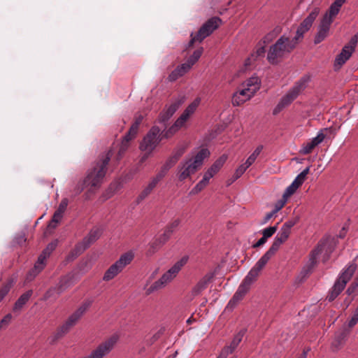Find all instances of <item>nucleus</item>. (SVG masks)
Instances as JSON below:
<instances>
[{
    "mask_svg": "<svg viewBox=\"0 0 358 358\" xmlns=\"http://www.w3.org/2000/svg\"><path fill=\"white\" fill-rule=\"evenodd\" d=\"M234 350H232V348L229 346H225L222 350L219 357L221 358H227L229 355L232 354L234 352Z\"/></svg>",
    "mask_w": 358,
    "mask_h": 358,
    "instance_id": "58",
    "label": "nucleus"
},
{
    "mask_svg": "<svg viewBox=\"0 0 358 358\" xmlns=\"http://www.w3.org/2000/svg\"><path fill=\"white\" fill-rule=\"evenodd\" d=\"M179 69H176V68L169 75L168 79L171 82L176 81L180 77H181V73L179 72Z\"/></svg>",
    "mask_w": 358,
    "mask_h": 358,
    "instance_id": "60",
    "label": "nucleus"
},
{
    "mask_svg": "<svg viewBox=\"0 0 358 358\" xmlns=\"http://www.w3.org/2000/svg\"><path fill=\"white\" fill-rule=\"evenodd\" d=\"M341 9L340 6H336L334 3H331L330 7L326 13L323 15L322 19H325L326 20H330L332 23L334 21V18L338 15Z\"/></svg>",
    "mask_w": 358,
    "mask_h": 358,
    "instance_id": "29",
    "label": "nucleus"
},
{
    "mask_svg": "<svg viewBox=\"0 0 358 358\" xmlns=\"http://www.w3.org/2000/svg\"><path fill=\"white\" fill-rule=\"evenodd\" d=\"M144 116L141 113H136L134 116V121L131 127L138 130L140 124L142 123Z\"/></svg>",
    "mask_w": 358,
    "mask_h": 358,
    "instance_id": "50",
    "label": "nucleus"
},
{
    "mask_svg": "<svg viewBox=\"0 0 358 358\" xmlns=\"http://www.w3.org/2000/svg\"><path fill=\"white\" fill-rule=\"evenodd\" d=\"M176 164V162L169 157L162 167L168 172Z\"/></svg>",
    "mask_w": 358,
    "mask_h": 358,
    "instance_id": "61",
    "label": "nucleus"
},
{
    "mask_svg": "<svg viewBox=\"0 0 358 358\" xmlns=\"http://www.w3.org/2000/svg\"><path fill=\"white\" fill-rule=\"evenodd\" d=\"M62 337H64V335L61 334V332L57 329L55 334L52 336H51L50 340V344L55 345L57 342V341L62 338Z\"/></svg>",
    "mask_w": 358,
    "mask_h": 358,
    "instance_id": "59",
    "label": "nucleus"
},
{
    "mask_svg": "<svg viewBox=\"0 0 358 358\" xmlns=\"http://www.w3.org/2000/svg\"><path fill=\"white\" fill-rule=\"evenodd\" d=\"M112 155L113 151L109 150L106 154L99 156L94 167L88 171L85 179L75 187L76 194H80L87 187H90L89 192H94L95 190L101 187Z\"/></svg>",
    "mask_w": 358,
    "mask_h": 358,
    "instance_id": "1",
    "label": "nucleus"
},
{
    "mask_svg": "<svg viewBox=\"0 0 358 358\" xmlns=\"http://www.w3.org/2000/svg\"><path fill=\"white\" fill-rule=\"evenodd\" d=\"M214 277L213 273H208L193 287L192 289V295L196 296L199 295L202 291L206 289L208 285L211 282Z\"/></svg>",
    "mask_w": 358,
    "mask_h": 358,
    "instance_id": "20",
    "label": "nucleus"
},
{
    "mask_svg": "<svg viewBox=\"0 0 358 358\" xmlns=\"http://www.w3.org/2000/svg\"><path fill=\"white\" fill-rule=\"evenodd\" d=\"M203 52V48L200 47L195 50L192 55L188 58L187 62L192 67V66L198 62Z\"/></svg>",
    "mask_w": 358,
    "mask_h": 358,
    "instance_id": "34",
    "label": "nucleus"
},
{
    "mask_svg": "<svg viewBox=\"0 0 358 358\" xmlns=\"http://www.w3.org/2000/svg\"><path fill=\"white\" fill-rule=\"evenodd\" d=\"M117 184L111 183L108 187V189L103 194V196L106 197V199L110 198L117 190Z\"/></svg>",
    "mask_w": 358,
    "mask_h": 358,
    "instance_id": "51",
    "label": "nucleus"
},
{
    "mask_svg": "<svg viewBox=\"0 0 358 358\" xmlns=\"http://www.w3.org/2000/svg\"><path fill=\"white\" fill-rule=\"evenodd\" d=\"M156 186L157 184L155 183V181L152 180L137 196L136 203H140L142 201H143L152 192Z\"/></svg>",
    "mask_w": 358,
    "mask_h": 358,
    "instance_id": "31",
    "label": "nucleus"
},
{
    "mask_svg": "<svg viewBox=\"0 0 358 358\" xmlns=\"http://www.w3.org/2000/svg\"><path fill=\"white\" fill-rule=\"evenodd\" d=\"M129 146L130 143L121 141L119 150L115 156V160L117 162H120L123 158Z\"/></svg>",
    "mask_w": 358,
    "mask_h": 358,
    "instance_id": "39",
    "label": "nucleus"
},
{
    "mask_svg": "<svg viewBox=\"0 0 358 358\" xmlns=\"http://www.w3.org/2000/svg\"><path fill=\"white\" fill-rule=\"evenodd\" d=\"M271 259V258L265 253L249 271L242 283L250 289L251 285L257 280L261 271L265 267Z\"/></svg>",
    "mask_w": 358,
    "mask_h": 358,
    "instance_id": "11",
    "label": "nucleus"
},
{
    "mask_svg": "<svg viewBox=\"0 0 358 358\" xmlns=\"http://www.w3.org/2000/svg\"><path fill=\"white\" fill-rule=\"evenodd\" d=\"M296 45L285 36H280L277 41L270 47L267 54V60L272 65L279 63L278 58L283 57L285 53H290Z\"/></svg>",
    "mask_w": 358,
    "mask_h": 358,
    "instance_id": "3",
    "label": "nucleus"
},
{
    "mask_svg": "<svg viewBox=\"0 0 358 358\" xmlns=\"http://www.w3.org/2000/svg\"><path fill=\"white\" fill-rule=\"evenodd\" d=\"M190 36H191V39L187 44V48H192L194 45V43L195 42L201 43L203 41L201 39H199V37L198 36V35L196 34L195 35H194L193 33H192Z\"/></svg>",
    "mask_w": 358,
    "mask_h": 358,
    "instance_id": "62",
    "label": "nucleus"
},
{
    "mask_svg": "<svg viewBox=\"0 0 358 358\" xmlns=\"http://www.w3.org/2000/svg\"><path fill=\"white\" fill-rule=\"evenodd\" d=\"M227 159L226 155H221L215 162L211 165L212 168L216 169L217 171L223 166Z\"/></svg>",
    "mask_w": 358,
    "mask_h": 358,
    "instance_id": "42",
    "label": "nucleus"
},
{
    "mask_svg": "<svg viewBox=\"0 0 358 358\" xmlns=\"http://www.w3.org/2000/svg\"><path fill=\"white\" fill-rule=\"evenodd\" d=\"M179 129L173 124L168 129H164L163 131H161V137L162 138L169 139L171 138Z\"/></svg>",
    "mask_w": 358,
    "mask_h": 358,
    "instance_id": "40",
    "label": "nucleus"
},
{
    "mask_svg": "<svg viewBox=\"0 0 358 358\" xmlns=\"http://www.w3.org/2000/svg\"><path fill=\"white\" fill-rule=\"evenodd\" d=\"M298 188V185H296L294 182H292V183L289 186H288L285 189L283 194V197L288 199L289 196H291L296 192Z\"/></svg>",
    "mask_w": 358,
    "mask_h": 358,
    "instance_id": "45",
    "label": "nucleus"
},
{
    "mask_svg": "<svg viewBox=\"0 0 358 358\" xmlns=\"http://www.w3.org/2000/svg\"><path fill=\"white\" fill-rule=\"evenodd\" d=\"M306 177H304L301 173L296 177L294 180L293 181L298 187H301L304 181L306 180Z\"/></svg>",
    "mask_w": 358,
    "mask_h": 358,
    "instance_id": "64",
    "label": "nucleus"
},
{
    "mask_svg": "<svg viewBox=\"0 0 358 358\" xmlns=\"http://www.w3.org/2000/svg\"><path fill=\"white\" fill-rule=\"evenodd\" d=\"M329 241L334 243V237H331V236H324L319 241L315 248L310 252L309 259L310 263L308 264L310 268L315 267L317 264V257L324 250L326 245Z\"/></svg>",
    "mask_w": 358,
    "mask_h": 358,
    "instance_id": "16",
    "label": "nucleus"
},
{
    "mask_svg": "<svg viewBox=\"0 0 358 358\" xmlns=\"http://www.w3.org/2000/svg\"><path fill=\"white\" fill-rule=\"evenodd\" d=\"M319 13L320 8L317 7L314 8L309 15L300 23L296 31V36L292 39L296 45L303 38L304 34L310 30Z\"/></svg>",
    "mask_w": 358,
    "mask_h": 358,
    "instance_id": "9",
    "label": "nucleus"
},
{
    "mask_svg": "<svg viewBox=\"0 0 358 358\" xmlns=\"http://www.w3.org/2000/svg\"><path fill=\"white\" fill-rule=\"evenodd\" d=\"M222 23V20L219 17H213L208 20L198 30L196 34L199 39L203 41L209 36L215 30H216Z\"/></svg>",
    "mask_w": 358,
    "mask_h": 358,
    "instance_id": "13",
    "label": "nucleus"
},
{
    "mask_svg": "<svg viewBox=\"0 0 358 358\" xmlns=\"http://www.w3.org/2000/svg\"><path fill=\"white\" fill-rule=\"evenodd\" d=\"M33 291L29 289L23 293L14 303L13 310L14 312L21 310L32 296Z\"/></svg>",
    "mask_w": 358,
    "mask_h": 358,
    "instance_id": "26",
    "label": "nucleus"
},
{
    "mask_svg": "<svg viewBox=\"0 0 358 358\" xmlns=\"http://www.w3.org/2000/svg\"><path fill=\"white\" fill-rule=\"evenodd\" d=\"M310 76L304 75L288 91L285 96L289 98L292 101L295 100L299 94L304 90L307 87V83L310 81Z\"/></svg>",
    "mask_w": 358,
    "mask_h": 358,
    "instance_id": "17",
    "label": "nucleus"
},
{
    "mask_svg": "<svg viewBox=\"0 0 358 358\" xmlns=\"http://www.w3.org/2000/svg\"><path fill=\"white\" fill-rule=\"evenodd\" d=\"M165 329L161 328L157 332H156L150 339L147 340V344L148 345H153L160 337L164 334Z\"/></svg>",
    "mask_w": 358,
    "mask_h": 358,
    "instance_id": "44",
    "label": "nucleus"
},
{
    "mask_svg": "<svg viewBox=\"0 0 358 358\" xmlns=\"http://www.w3.org/2000/svg\"><path fill=\"white\" fill-rule=\"evenodd\" d=\"M138 130L136 129L130 127L128 131L125 134V135L122 137V141L127 143H130V141L135 139L137 136Z\"/></svg>",
    "mask_w": 358,
    "mask_h": 358,
    "instance_id": "37",
    "label": "nucleus"
},
{
    "mask_svg": "<svg viewBox=\"0 0 358 358\" xmlns=\"http://www.w3.org/2000/svg\"><path fill=\"white\" fill-rule=\"evenodd\" d=\"M12 315L10 313L6 314L0 321V331L2 329H6L11 322Z\"/></svg>",
    "mask_w": 358,
    "mask_h": 358,
    "instance_id": "47",
    "label": "nucleus"
},
{
    "mask_svg": "<svg viewBox=\"0 0 358 358\" xmlns=\"http://www.w3.org/2000/svg\"><path fill=\"white\" fill-rule=\"evenodd\" d=\"M250 288L246 287L243 283L238 287V290L236 292L233 297L231 299L227 308L228 309H234L236 305L244 298L245 294L248 292Z\"/></svg>",
    "mask_w": 358,
    "mask_h": 358,
    "instance_id": "21",
    "label": "nucleus"
},
{
    "mask_svg": "<svg viewBox=\"0 0 358 358\" xmlns=\"http://www.w3.org/2000/svg\"><path fill=\"white\" fill-rule=\"evenodd\" d=\"M332 23L330 20H326L325 19L321 20L320 24L318 26V30L317 34H315L314 38V43L315 45L320 43L322 42L329 35L330 26Z\"/></svg>",
    "mask_w": 358,
    "mask_h": 358,
    "instance_id": "18",
    "label": "nucleus"
},
{
    "mask_svg": "<svg viewBox=\"0 0 358 358\" xmlns=\"http://www.w3.org/2000/svg\"><path fill=\"white\" fill-rule=\"evenodd\" d=\"M75 273L71 272L60 277L57 287L59 288V292H63L69 287L73 282Z\"/></svg>",
    "mask_w": 358,
    "mask_h": 358,
    "instance_id": "24",
    "label": "nucleus"
},
{
    "mask_svg": "<svg viewBox=\"0 0 358 358\" xmlns=\"http://www.w3.org/2000/svg\"><path fill=\"white\" fill-rule=\"evenodd\" d=\"M161 129L156 125L152 126L140 143L139 149L141 151L152 152L158 144L163 140L161 137Z\"/></svg>",
    "mask_w": 358,
    "mask_h": 358,
    "instance_id": "7",
    "label": "nucleus"
},
{
    "mask_svg": "<svg viewBox=\"0 0 358 358\" xmlns=\"http://www.w3.org/2000/svg\"><path fill=\"white\" fill-rule=\"evenodd\" d=\"M187 261L188 257L185 256L182 257L146 290V294L150 295L155 291L165 287L168 282H171L177 275L182 266L187 264Z\"/></svg>",
    "mask_w": 358,
    "mask_h": 358,
    "instance_id": "5",
    "label": "nucleus"
},
{
    "mask_svg": "<svg viewBox=\"0 0 358 358\" xmlns=\"http://www.w3.org/2000/svg\"><path fill=\"white\" fill-rule=\"evenodd\" d=\"M247 88L234 93L231 103L234 106H239L252 97L260 88L258 77H251L245 82Z\"/></svg>",
    "mask_w": 358,
    "mask_h": 358,
    "instance_id": "4",
    "label": "nucleus"
},
{
    "mask_svg": "<svg viewBox=\"0 0 358 358\" xmlns=\"http://www.w3.org/2000/svg\"><path fill=\"white\" fill-rule=\"evenodd\" d=\"M292 103V101L289 98H287L285 95L283 96L280 99V100L278 102V103L277 104V106L274 108V109L273 110V115H278L280 112H281L283 110V108L288 106Z\"/></svg>",
    "mask_w": 358,
    "mask_h": 358,
    "instance_id": "32",
    "label": "nucleus"
},
{
    "mask_svg": "<svg viewBox=\"0 0 358 358\" xmlns=\"http://www.w3.org/2000/svg\"><path fill=\"white\" fill-rule=\"evenodd\" d=\"M335 245H336V242H335V238H334V243H331V241H329L327 243L326 246H327V249H326V252L328 253V255H327L326 257H324V262L328 260L330 258V255L334 250Z\"/></svg>",
    "mask_w": 358,
    "mask_h": 358,
    "instance_id": "52",
    "label": "nucleus"
},
{
    "mask_svg": "<svg viewBox=\"0 0 358 358\" xmlns=\"http://www.w3.org/2000/svg\"><path fill=\"white\" fill-rule=\"evenodd\" d=\"M249 167L244 163L243 164H241L236 169L233 175L232 178L230 180V182L228 183V185H231L232 182L236 181L237 179H238L244 173L245 171L248 169Z\"/></svg>",
    "mask_w": 358,
    "mask_h": 358,
    "instance_id": "36",
    "label": "nucleus"
},
{
    "mask_svg": "<svg viewBox=\"0 0 358 358\" xmlns=\"http://www.w3.org/2000/svg\"><path fill=\"white\" fill-rule=\"evenodd\" d=\"M192 66L186 62L176 67V69H179V73H181V76H184L187 73L190 69Z\"/></svg>",
    "mask_w": 358,
    "mask_h": 358,
    "instance_id": "54",
    "label": "nucleus"
},
{
    "mask_svg": "<svg viewBox=\"0 0 358 358\" xmlns=\"http://www.w3.org/2000/svg\"><path fill=\"white\" fill-rule=\"evenodd\" d=\"M166 173L167 171L162 167L160 171L152 180L155 181V183L157 185V183L166 176Z\"/></svg>",
    "mask_w": 358,
    "mask_h": 358,
    "instance_id": "63",
    "label": "nucleus"
},
{
    "mask_svg": "<svg viewBox=\"0 0 358 358\" xmlns=\"http://www.w3.org/2000/svg\"><path fill=\"white\" fill-rule=\"evenodd\" d=\"M277 229H278L277 225L273 226V227H269L262 231V235L264 238L268 239V238L271 237L276 232Z\"/></svg>",
    "mask_w": 358,
    "mask_h": 358,
    "instance_id": "48",
    "label": "nucleus"
},
{
    "mask_svg": "<svg viewBox=\"0 0 358 358\" xmlns=\"http://www.w3.org/2000/svg\"><path fill=\"white\" fill-rule=\"evenodd\" d=\"M358 290V280L355 279V280L348 286V289L345 291V294L349 296L352 295Z\"/></svg>",
    "mask_w": 358,
    "mask_h": 358,
    "instance_id": "46",
    "label": "nucleus"
},
{
    "mask_svg": "<svg viewBox=\"0 0 358 358\" xmlns=\"http://www.w3.org/2000/svg\"><path fill=\"white\" fill-rule=\"evenodd\" d=\"M48 258L41 253L38 257V260L34 265V268L30 271L29 274L34 273V276L39 273L45 266V260Z\"/></svg>",
    "mask_w": 358,
    "mask_h": 358,
    "instance_id": "30",
    "label": "nucleus"
},
{
    "mask_svg": "<svg viewBox=\"0 0 358 358\" xmlns=\"http://www.w3.org/2000/svg\"><path fill=\"white\" fill-rule=\"evenodd\" d=\"M134 255L131 252H127L120 256L113 264H112L105 272L103 280L109 281L119 274L123 268L129 265L134 259Z\"/></svg>",
    "mask_w": 358,
    "mask_h": 358,
    "instance_id": "6",
    "label": "nucleus"
},
{
    "mask_svg": "<svg viewBox=\"0 0 358 358\" xmlns=\"http://www.w3.org/2000/svg\"><path fill=\"white\" fill-rule=\"evenodd\" d=\"M90 305V301L85 302L83 303L73 314H71L66 320L65 323L58 328L61 334H62L64 336L66 335L69 331V330L76 325L77 322L85 313Z\"/></svg>",
    "mask_w": 358,
    "mask_h": 358,
    "instance_id": "10",
    "label": "nucleus"
},
{
    "mask_svg": "<svg viewBox=\"0 0 358 358\" xmlns=\"http://www.w3.org/2000/svg\"><path fill=\"white\" fill-rule=\"evenodd\" d=\"M13 285V280L12 279H8L6 282H4L0 287V302L8 294V292H10Z\"/></svg>",
    "mask_w": 358,
    "mask_h": 358,
    "instance_id": "33",
    "label": "nucleus"
},
{
    "mask_svg": "<svg viewBox=\"0 0 358 358\" xmlns=\"http://www.w3.org/2000/svg\"><path fill=\"white\" fill-rule=\"evenodd\" d=\"M245 332H246V329H241L234 336V337L229 345L232 348V350H235V349L237 348V346L241 342L242 338L244 336Z\"/></svg>",
    "mask_w": 358,
    "mask_h": 358,
    "instance_id": "38",
    "label": "nucleus"
},
{
    "mask_svg": "<svg viewBox=\"0 0 358 358\" xmlns=\"http://www.w3.org/2000/svg\"><path fill=\"white\" fill-rule=\"evenodd\" d=\"M346 337V330L343 329L341 331L336 332L335 334L334 339L331 343V347L336 350L340 349L343 345Z\"/></svg>",
    "mask_w": 358,
    "mask_h": 358,
    "instance_id": "27",
    "label": "nucleus"
},
{
    "mask_svg": "<svg viewBox=\"0 0 358 358\" xmlns=\"http://www.w3.org/2000/svg\"><path fill=\"white\" fill-rule=\"evenodd\" d=\"M69 203V201L66 198H64L60 202L58 208L57 209V211H58V214H62L65 212L67 206Z\"/></svg>",
    "mask_w": 358,
    "mask_h": 358,
    "instance_id": "57",
    "label": "nucleus"
},
{
    "mask_svg": "<svg viewBox=\"0 0 358 358\" xmlns=\"http://www.w3.org/2000/svg\"><path fill=\"white\" fill-rule=\"evenodd\" d=\"M185 147L176 148L173 151L172 155L170 157L177 163V162L182 157V155L185 153Z\"/></svg>",
    "mask_w": 358,
    "mask_h": 358,
    "instance_id": "43",
    "label": "nucleus"
},
{
    "mask_svg": "<svg viewBox=\"0 0 358 358\" xmlns=\"http://www.w3.org/2000/svg\"><path fill=\"white\" fill-rule=\"evenodd\" d=\"M328 129V128L321 129L316 137L313 138L311 141L308 142L303 145V148L300 150V153L303 155L311 153L313 150L324 141L326 136L324 131Z\"/></svg>",
    "mask_w": 358,
    "mask_h": 358,
    "instance_id": "19",
    "label": "nucleus"
},
{
    "mask_svg": "<svg viewBox=\"0 0 358 358\" xmlns=\"http://www.w3.org/2000/svg\"><path fill=\"white\" fill-rule=\"evenodd\" d=\"M192 159L186 161L181 166L178 174V179L180 181L185 180L191 174H194L197 171L198 168L192 162Z\"/></svg>",
    "mask_w": 358,
    "mask_h": 358,
    "instance_id": "22",
    "label": "nucleus"
},
{
    "mask_svg": "<svg viewBox=\"0 0 358 358\" xmlns=\"http://www.w3.org/2000/svg\"><path fill=\"white\" fill-rule=\"evenodd\" d=\"M210 153L208 149L202 148L200 151L195 155L193 162H192L198 168L202 165L203 161L204 159L208 157Z\"/></svg>",
    "mask_w": 358,
    "mask_h": 358,
    "instance_id": "28",
    "label": "nucleus"
},
{
    "mask_svg": "<svg viewBox=\"0 0 358 358\" xmlns=\"http://www.w3.org/2000/svg\"><path fill=\"white\" fill-rule=\"evenodd\" d=\"M199 103V100L198 99H195L192 103H191L186 108L185 110L189 113V114L192 115L196 110Z\"/></svg>",
    "mask_w": 358,
    "mask_h": 358,
    "instance_id": "56",
    "label": "nucleus"
},
{
    "mask_svg": "<svg viewBox=\"0 0 358 358\" xmlns=\"http://www.w3.org/2000/svg\"><path fill=\"white\" fill-rule=\"evenodd\" d=\"M102 229L99 227L92 229L89 234L83 238L82 243L89 248L92 244L96 242L101 236Z\"/></svg>",
    "mask_w": 358,
    "mask_h": 358,
    "instance_id": "23",
    "label": "nucleus"
},
{
    "mask_svg": "<svg viewBox=\"0 0 358 358\" xmlns=\"http://www.w3.org/2000/svg\"><path fill=\"white\" fill-rule=\"evenodd\" d=\"M357 269V264L354 260L343 270L328 292L326 299L329 302L334 301L344 290L347 283L351 280Z\"/></svg>",
    "mask_w": 358,
    "mask_h": 358,
    "instance_id": "2",
    "label": "nucleus"
},
{
    "mask_svg": "<svg viewBox=\"0 0 358 358\" xmlns=\"http://www.w3.org/2000/svg\"><path fill=\"white\" fill-rule=\"evenodd\" d=\"M287 198H284L282 196V198L281 199L278 200L275 203V208L273 210V211H274V213H277L279 210H280L284 207V206L285 205V203L287 202Z\"/></svg>",
    "mask_w": 358,
    "mask_h": 358,
    "instance_id": "55",
    "label": "nucleus"
},
{
    "mask_svg": "<svg viewBox=\"0 0 358 358\" xmlns=\"http://www.w3.org/2000/svg\"><path fill=\"white\" fill-rule=\"evenodd\" d=\"M180 223V220L176 219L167 224L164 233L152 243L151 247L158 248L164 245L170 239L174 230L179 226Z\"/></svg>",
    "mask_w": 358,
    "mask_h": 358,
    "instance_id": "14",
    "label": "nucleus"
},
{
    "mask_svg": "<svg viewBox=\"0 0 358 358\" xmlns=\"http://www.w3.org/2000/svg\"><path fill=\"white\" fill-rule=\"evenodd\" d=\"M278 31H275V30H273L268 33L266 35L264 36V37L262 38V42L264 44L268 43L271 42L277 36Z\"/></svg>",
    "mask_w": 358,
    "mask_h": 358,
    "instance_id": "49",
    "label": "nucleus"
},
{
    "mask_svg": "<svg viewBox=\"0 0 358 358\" xmlns=\"http://www.w3.org/2000/svg\"><path fill=\"white\" fill-rule=\"evenodd\" d=\"M299 220V217H295L291 220H289L282 225L283 227L291 231V229L298 223Z\"/></svg>",
    "mask_w": 358,
    "mask_h": 358,
    "instance_id": "53",
    "label": "nucleus"
},
{
    "mask_svg": "<svg viewBox=\"0 0 358 358\" xmlns=\"http://www.w3.org/2000/svg\"><path fill=\"white\" fill-rule=\"evenodd\" d=\"M358 41L357 35L353 36L349 43L344 45L341 52L336 57L334 68L335 71H338L342 66L350 58L352 54L355 52Z\"/></svg>",
    "mask_w": 358,
    "mask_h": 358,
    "instance_id": "8",
    "label": "nucleus"
},
{
    "mask_svg": "<svg viewBox=\"0 0 358 358\" xmlns=\"http://www.w3.org/2000/svg\"><path fill=\"white\" fill-rule=\"evenodd\" d=\"M290 234V231L282 227L280 231L275 236L274 241L266 254L271 258L273 257L279 250L280 245L288 239Z\"/></svg>",
    "mask_w": 358,
    "mask_h": 358,
    "instance_id": "15",
    "label": "nucleus"
},
{
    "mask_svg": "<svg viewBox=\"0 0 358 358\" xmlns=\"http://www.w3.org/2000/svg\"><path fill=\"white\" fill-rule=\"evenodd\" d=\"M87 248L82 243V241L77 243L74 248L69 252L66 257L65 260L67 262L74 261L78 256L83 254Z\"/></svg>",
    "mask_w": 358,
    "mask_h": 358,
    "instance_id": "25",
    "label": "nucleus"
},
{
    "mask_svg": "<svg viewBox=\"0 0 358 358\" xmlns=\"http://www.w3.org/2000/svg\"><path fill=\"white\" fill-rule=\"evenodd\" d=\"M58 241L57 240H54L45 247V248L42 251L41 254L45 257L48 258L51 253L56 249L57 246Z\"/></svg>",
    "mask_w": 358,
    "mask_h": 358,
    "instance_id": "41",
    "label": "nucleus"
},
{
    "mask_svg": "<svg viewBox=\"0 0 358 358\" xmlns=\"http://www.w3.org/2000/svg\"><path fill=\"white\" fill-rule=\"evenodd\" d=\"M61 294L62 292H59V288L57 285L55 287H51L45 292L43 296V299L44 301H47L50 298L57 299Z\"/></svg>",
    "mask_w": 358,
    "mask_h": 358,
    "instance_id": "35",
    "label": "nucleus"
},
{
    "mask_svg": "<svg viewBox=\"0 0 358 358\" xmlns=\"http://www.w3.org/2000/svg\"><path fill=\"white\" fill-rule=\"evenodd\" d=\"M182 103L183 100L182 99H178L169 106L165 105L163 110L159 113L155 122L162 124V127L166 129L169 120L178 110Z\"/></svg>",
    "mask_w": 358,
    "mask_h": 358,
    "instance_id": "12",
    "label": "nucleus"
}]
</instances>
